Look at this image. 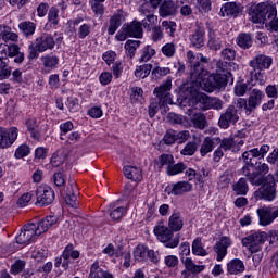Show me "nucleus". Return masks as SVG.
Segmentation results:
<instances>
[{
    "label": "nucleus",
    "mask_w": 278,
    "mask_h": 278,
    "mask_svg": "<svg viewBox=\"0 0 278 278\" xmlns=\"http://www.w3.org/2000/svg\"><path fill=\"white\" fill-rule=\"evenodd\" d=\"M190 80L184 83L179 87V98L177 101L179 105L188 103L189 105H222L218 98H210L205 93L199 92H214V90H223L227 86V77L220 74H207V70L201 63H194L189 72Z\"/></svg>",
    "instance_id": "1"
},
{
    "label": "nucleus",
    "mask_w": 278,
    "mask_h": 278,
    "mask_svg": "<svg viewBox=\"0 0 278 278\" xmlns=\"http://www.w3.org/2000/svg\"><path fill=\"white\" fill-rule=\"evenodd\" d=\"M252 184L256 186L263 185L257 191L254 192V198L256 201H275L277 197L275 189V176L268 175L263 181H257L252 179Z\"/></svg>",
    "instance_id": "2"
},
{
    "label": "nucleus",
    "mask_w": 278,
    "mask_h": 278,
    "mask_svg": "<svg viewBox=\"0 0 278 278\" xmlns=\"http://www.w3.org/2000/svg\"><path fill=\"white\" fill-rule=\"evenodd\" d=\"M250 21L252 23L264 24L267 18H273V16H277V7L275 5H266V3L262 2L251 8L249 11Z\"/></svg>",
    "instance_id": "3"
},
{
    "label": "nucleus",
    "mask_w": 278,
    "mask_h": 278,
    "mask_svg": "<svg viewBox=\"0 0 278 278\" xmlns=\"http://www.w3.org/2000/svg\"><path fill=\"white\" fill-rule=\"evenodd\" d=\"M153 232L154 236H156V240L166 244L168 249H175L179 245V237H175L173 239L174 233L172 229L164 224V222H159L154 226Z\"/></svg>",
    "instance_id": "4"
},
{
    "label": "nucleus",
    "mask_w": 278,
    "mask_h": 278,
    "mask_svg": "<svg viewBox=\"0 0 278 278\" xmlns=\"http://www.w3.org/2000/svg\"><path fill=\"white\" fill-rule=\"evenodd\" d=\"M268 240V233L266 232H253L244 237L241 241L242 247H244L249 253H260L264 247V242Z\"/></svg>",
    "instance_id": "5"
},
{
    "label": "nucleus",
    "mask_w": 278,
    "mask_h": 278,
    "mask_svg": "<svg viewBox=\"0 0 278 278\" xmlns=\"http://www.w3.org/2000/svg\"><path fill=\"white\" fill-rule=\"evenodd\" d=\"M170 88H173V81L170 79L154 88L153 94L159 99V105H177V102L170 98Z\"/></svg>",
    "instance_id": "6"
},
{
    "label": "nucleus",
    "mask_w": 278,
    "mask_h": 278,
    "mask_svg": "<svg viewBox=\"0 0 278 278\" xmlns=\"http://www.w3.org/2000/svg\"><path fill=\"white\" fill-rule=\"evenodd\" d=\"M128 36L129 38H140L142 36V23L134 21L128 25H124L122 31L117 33L116 39L119 40V42H123L124 40H127Z\"/></svg>",
    "instance_id": "7"
},
{
    "label": "nucleus",
    "mask_w": 278,
    "mask_h": 278,
    "mask_svg": "<svg viewBox=\"0 0 278 278\" xmlns=\"http://www.w3.org/2000/svg\"><path fill=\"white\" fill-rule=\"evenodd\" d=\"M36 203L35 205H39V207H45L47 205H51L53 201H55V192L53 189L47 185H41L36 190Z\"/></svg>",
    "instance_id": "8"
},
{
    "label": "nucleus",
    "mask_w": 278,
    "mask_h": 278,
    "mask_svg": "<svg viewBox=\"0 0 278 278\" xmlns=\"http://www.w3.org/2000/svg\"><path fill=\"white\" fill-rule=\"evenodd\" d=\"M139 12H140V14L146 16V18H143L141 21V26L147 31H151V29H153V27H154L153 25H155V23H157V16H155V11L153 9H151V4H149V2H144L139 8Z\"/></svg>",
    "instance_id": "9"
},
{
    "label": "nucleus",
    "mask_w": 278,
    "mask_h": 278,
    "mask_svg": "<svg viewBox=\"0 0 278 278\" xmlns=\"http://www.w3.org/2000/svg\"><path fill=\"white\" fill-rule=\"evenodd\" d=\"M36 238H38V235L36 233V224H28L23 227L15 240L21 247H27V244H31Z\"/></svg>",
    "instance_id": "10"
},
{
    "label": "nucleus",
    "mask_w": 278,
    "mask_h": 278,
    "mask_svg": "<svg viewBox=\"0 0 278 278\" xmlns=\"http://www.w3.org/2000/svg\"><path fill=\"white\" fill-rule=\"evenodd\" d=\"M18 138V129L16 127H0V149H10Z\"/></svg>",
    "instance_id": "11"
},
{
    "label": "nucleus",
    "mask_w": 278,
    "mask_h": 278,
    "mask_svg": "<svg viewBox=\"0 0 278 278\" xmlns=\"http://www.w3.org/2000/svg\"><path fill=\"white\" fill-rule=\"evenodd\" d=\"M165 192H167V194H172L173 197H184V194L192 192V184L186 180L174 182L165 188Z\"/></svg>",
    "instance_id": "12"
},
{
    "label": "nucleus",
    "mask_w": 278,
    "mask_h": 278,
    "mask_svg": "<svg viewBox=\"0 0 278 278\" xmlns=\"http://www.w3.org/2000/svg\"><path fill=\"white\" fill-rule=\"evenodd\" d=\"M239 118L238 109H236V106H229L227 111L220 115L218 125L222 129H229V125H231V123H238Z\"/></svg>",
    "instance_id": "13"
},
{
    "label": "nucleus",
    "mask_w": 278,
    "mask_h": 278,
    "mask_svg": "<svg viewBox=\"0 0 278 278\" xmlns=\"http://www.w3.org/2000/svg\"><path fill=\"white\" fill-rule=\"evenodd\" d=\"M186 114L189 116L191 123H193V127H195V129H205L207 126V118L203 113L198 112L194 106L186 109Z\"/></svg>",
    "instance_id": "14"
},
{
    "label": "nucleus",
    "mask_w": 278,
    "mask_h": 278,
    "mask_svg": "<svg viewBox=\"0 0 278 278\" xmlns=\"http://www.w3.org/2000/svg\"><path fill=\"white\" fill-rule=\"evenodd\" d=\"M257 215L260 218V225L262 227H268L278 218V210L273 211L270 207H261L257 210Z\"/></svg>",
    "instance_id": "15"
},
{
    "label": "nucleus",
    "mask_w": 278,
    "mask_h": 278,
    "mask_svg": "<svg viewBox=\"0 0 278 278\" xmlns=\"http://www.w3.org/2000/svg\"><path fill=\"white\" fill-rule=\"evenodd\" d=\"M35 42L37 43V49L40 53L51 51L55 47V39L51 36V34L47 33H42L39 37H37Z\"/></svg>",
    "instance_id": "16"
},
{
    "label": "nucleus",
    "mask_w": 278,
    "mask_h": 278,
    "mask_svg": "<svg viewBox=\"0 0 278 278\" xmlns=\"http://www.w3.org/2000/svg\"><path fill=\"white\" fill-rule=\"evenodd\" d=\"M189 40L191 47H194V49H202V47H205V28L198 25L189 36Z\"/></svg>",
    "instance_id": "17"
},
{
    "label": "nucleus",
    "mask_w": 278,
    "mask_h": 278,
    "mask_svg": "<svg viewBox=\"0 0 278 278\" xmlns=\"http://www.w3.org/2000/svg\"><path fill=\"white\" fill-rule=\"evenodd\" d=\"M186 270H182L181 275L184 278H188V273L192 275H199V273H203L205 270V265H197L191 257H181L180 258Z\"/></svg>",
    "instance_id": "18"
},
{
    "label": "nucleus",
    "mask_w": 278,
    "mask_h": 278,
    "mask_svg": "<svg viewBox=\"0 0 278 278\" xmlns=\"http://www.w3.org/2000/svg\"><path fill=\"white\" fill-rule=\"evenodd\" d=\"M58 224V216L50 215L41 219L38 224H35V231L38 236H42L46 231H49L53 225Z\"/></svg>",
    "instance_id": "19"
},
{
    "label": "nucleus",
    "mask_w": 278,
    "mask_h": 278,
    "mask_svg": "<svg viewBox=\"0 0 278 278\" xmlns=\"http://www.w3.org/2000/svg\"><path fill=\"white\" fill-rule=\"evenodd\" d=\"M271 65L273 58L264 54H258L252 61H250V66L254 68V71H264L266 68H270Z\"/></svg>",
    "instance_id": "20"
},
{
    "label": "nucleus",
    "mask_w": 278,
    "mask_h": 278,
    "mask_svg": "<svg viewBox=\"0 0 278 278\" xmlns=\"http://www.w3.org/2000/svg\"><path fill=\"white\" fill-rule=\"evenodd\" d=\"M207 47L211 49V51H220L223 48V34L215 29L208 28Z\"/></svg>",
    "instance_id": "21"
},
{
    "label": "nucleus",
    "mask_w": 278,
    "mask_h": 278,
    "mask_svg": "<svg viewBox=\"0 0 278 278\" xmlns=\"http://www.w3.org/2000/svg\"><path fill=\"white\" fill-rule=\"evenodd\" d=\"M231 238L222 237V239L215 244V253H217V262H223L227 255V249L231 247Z\"/></svg>",
    "instance_id": "22"
},
{
    "label": "nucleus",
    "mask_w": 278,
    "mask_h": 278,
    "mask_svg": "<svg viewBox=\"0 0 278 278\" xmlns=\"http://www.w3.org/2000/svg\"><path fill=\"white\" fill-rule=\"evenodd\" d=\"M220 138L218 137H206L200 148V153L202 155V157H205V155H207V153H212L214 151V149H216V147H218V144H220Z\"/></svg>",
    "instance_id": "23"
},
{
    "label": "nucleus",
    "mask_w": 278,
    "mask_h": 278,
    "mask_svg": "<svg viewBox=\"0 0 278 278\" xmlns=\"http://www.w3.org/2000/svg\"><path fill=\"white\" fill-rule=\"evenodd\" d=\"M219 144L220 146L213 153L214 162H220L225 155V151L231 150L233 144H236V141H233V139H224Z\"/></svg>",
    "instance_id": "24"
},
{
    "label": "nucleus",
    "mask_w": 278,
    "mask_h": 278,
    "mask_svg": "<svg viewBox=\"0 0 278 278\" xmlns=\"http://www.w3.org/2000/svg\"><path fill=\"white\" fill-rule=\"evenodd\" d=\"M125 23V13L121 10H117L114 15L110 18V26H109V35L114 36L116 34V30L121 25Z\"/></svg>",
    "instance_id": "25"
},
{
    "label": "nucleus",
    "mask_w": 278,
    "mask_h": 278,
    "mask_svg": "<svg viewBox=\"0 0 278 278\" xmlns=\"http://www.w3.org/2000/svg\"><path fill=\"white\" fill-rule=\"evenodd\" d=\"M68 186L72 188V191H68L65 197V203L71 207H77V195L79 194V188L75 180H70Z\"/></svg>",
    "instance_id": "26"
},
{
    "label": "nucleus",
    "mask_w": 278,
    "mask_h": 278,
    "mask_svg": "<svg viewBox=\"0 0 278 278\" xmlns=\"http://www.w3.org/2000/svg\"><path fill=\"white\" fill-rule=\"evenodd\" d=\"M159 14L162 18H166V16H175L177 14V8L175 7V2L172 0H165L159 7Z\"/></svg>",
    "instance_id": "27"
},
{
    "label": "nucleus",
    "mask_w": 278,
    "mask_h": 278,
    "mask_svg": "<svg viewBox=\"0 0 278 278\" xmlns=\"http://www.w3.org/2000/svg\"><path fill=\"white\" fill-rule=\"evenodd\" d=\"M89 278H114V275L103 269L99 262L96 261L90 267Z\"/></svg>",
    "instance_id": "28"
},
{
    "label": "nucleus",
    "mask_w": 278,
    "mask_h": 278,
    "mask_svg": "<svg viewBox=\"0 0 278 278\" xmlns=\"http://www.w3.org/2000/svg\"><path fill=\"white\" fill-rule=\"evenodd\" d=\"M63 257V268L66 270L68 268V264H71V260H78L79 251L74 250L73 245H67L62 254Z\"/></svg>",
    "instance_id": "29"
},
{
    "label": "nucleus",
    "mask_w": 278,
    "mask_h": 278,
    "mask_svg": "<svg viewBox=\"0 0 278 278\" xmlns=\"http://www.w3.org/2000/svg\"><path fill=\"white\" fill-rule=\"evenodd\" d=\"M244 262L240 258H233L227 264V273L229 275H240V273H244Z\"/></svg>",
    "instance_id": "30"
},
{
    "label": "nucleus",
    "mask_w": 278,
    "mask_h": 278,
    "mask_svg": "<svg viewBox=\"0 0 278 278\" xmlns=\"http://www.w3.org/2000/svg\"><path fill=\"white\" fill-rule=\"evenodd\" d=\"M124 175L131 181H142V169L135 166H124Z\"/></svg>",
    "instance_id": "31"
},
{
    "label": "nucleus",
    "mask_w": 278,
    "mask_h": 278,
    "mask_svg": "<svg viewBox=\"0 0 278 278\" xmlns=\"http://www.w3.org/2000/svg\"><path fill=\"white\" fill-rule=\"evenodd\" d=\"M222 16H238L240 14V5L236 2L225 3L220 9Z\"/></svg>",
    "instance_id": "32"
},
{
    "label": "nucleus",
    "mask_w": 278,
    "mask_h": 278,
    "mask_svg": "<svg viewBox=\"0 0 278 278\" xmlns=\"http://www.w3.org/2000/svg\"><path fill=\"white\" fill-rule=\"evenodd\" d=\"M168 227L172 231H181L184 229V219L178 213L170 215L168 220Z\"/></svg>",
    "instance_id": "33"
},
{
    "label": "nucleus",
    "mask_w": 278,
    "mask_h": 278,
    "mask_svg": "<svg viewBox=\"0 0 278 278\" xmlns=\"http://www.w3.org/2000/svg\"><path fill=\"white\" fill-rule=\"evenodd\" d=\"M237 45L241 49H251L253 47V36L249 33H241L237 37Z\"/></svg>",
    "instance_id": "34"
},
{
    "label": "nucleus",
    "mask_w": 278,
    "mask_h": 278,
    "mask_svg": "<svg viewBox=\"0 0 278 278\" xmlns=\"http://www.w3.org/2000/svg\"><path fill=\"white\" fill-rule=\"evenodd\" d=\"M20 31H22L23 36L29 38V36H34L36 34V23L25 21L20 23L18 25Z\"/></svg>",
    "instance_id": "35"
},
{
    "label": "nucleus",
    "mask_w": 278,
    "mask_h": 278,
    "mask_svg": "<svg viewBox=\"0 0 278 278\" xmlns=\"http://www.w3.org/2000/svg\"><path fill=\"white\" fill-rule=\"evenodd\" d=\"M134 257L137 262H147L149 260V248L143 244H139L134 250Z\"/></svg>",
    "instance_id": "36"
},
{
    "label": "nucleus",
    "mask_w": 278,
    "mask_h": 278,
    "mask_svg": "<svg viewBox=\"0 0 278 278\" xmlns=\"http://www.w3.org/2000/svg\"><path fill=\"white\" fill-rule=\"evenodd\" d=\"M151 71H153V65L151 63L139 65L135 71V77L138 79H147V76L151 75Z\"/></svg>",
    "instance_id": "37"
},
{
    "label": "nucleus",
    "mask_w": 278,
    "mask_h": 278,
    "mask_svg": "<svg viewBox=\"0 0 278 278\" xmlns=\"http://www.w3.org/2000/svg\"><path fill=\"white\" fill-rule=\"evenodd\" d=\"M215 75H225L226 86H227V83L229 81V77H231V72H229V63H227V61H218L216 63Z\"/></svg>",
    "instance_id": "38"
},
{
    "label": "nucleus",
    "mask_w": 278,
    "mask_h": 278,
    "mask_svg": "<svg viewBox=\"0 0 278 278\" xmlns=\"http://www.w3.org/2000/svg\"><path fill=\"white\" fill-rule=\"evenodd\" d=\"M265 94L260 89H253L250 93L248 103L249 105H260L262 104V100L265 99Z\"/></svg>",
    "instance_id": "39"
},
{
    "label": "nucleus",
    "mask_w": 278,
    "mask_h": 278,
    "mask_svg": "<svg viewBox=\"0 0 278 278\" xmlns=\"http://www.w3.org/2000/svg\"><path fill=\"white\" fill-rule=\"evenodd\" d=\"M233 192L239 195H247L249 192V184H247V179L240 178L238 182L232 186Z\"/></svg>",
    "instance_id": "40"
},
{
    "label": "nucleus",
    "mask_w": 278,
    "mask_h": 278,
    "mask_svg": "<svg viewBox=\"0 0 278 278\" xmlns=\"http://www.w3.org/2000/svg\"><path fill=\"white\" fill-rule=\"evenodd\" d=\"M41 62L45 68L53 70V68H56L58 64H60V59L55 55L48 54V55L41 56Z\"/></svg>",
    "instance_id": "41"
},
{
    "label": "nucleus",
    "mask_w": 278,
    "mask_h": 278,
    "mask_svg": "<svg viewBox=\"0 0 278 278\" xmlns=\"http://www.w3.org/2000/svg\"><path fill=\"white\" fill-rule=\"evenodd\" d=\"M110 208L112 210L110 212L111 220H121L127 214V208L123 206L114 208V204H110Z\"/></svg>",
    "instance_id": "42"
},
{
    "label": "nucleus",
    "mask_w": 278,
    "mask_h": 278,
    "mask_svg": "<svg viewBox=\"0 0 278 278\" xmlns=\"http://www.w3.org/2000/svg\"><path fill=\"white\" fill-rule=\"evenodd\" d=\"M184 170H186V164L184 163H177V164H172L169 167H167V175H169V177H175V175H181V173H184Z\"/></svg>",
    "instance_id": "43"
},
{
    "label": "nucleus",
    "mask_w": 278,
    "mask_h": 278,
    "mask_svg": "<svg viewBox=\"0 0 278 278\" xmlns=\"http://www.w3.org/2000/svg\"><path fill=\"white\" fill-rule=\"evenodd\" d=\"M192 253L193 255H200L202 257H205V255H207V251L203 249V243L201 242V238H197L192 242Z\"/></svg>",
    "instance_id": "44"
},
{
    "label": "nucleus",
    "mask_w": 278,
    "mask_h": 278,
    "mask_svg": "<svg viewBox=\"0 0 278 278\" xmlns=\"http://www.w3.org/2000/svg\"><path fill=\"white\" fill-rule=\"evenodd\" d=\"M140 47V41L138 40H128L125 43V50L127 55L132 59L136 55V50Z\"/></svg>",
    "instance_id": "45"
},
{
    "label": "nucleus",
    "mask_w": 278,
    "mask_h": 278,
    "mask_svg": "<svg viewBox=\"0 0 278 278\" xmlns=\"http://www.w3.org/2000/svg\"><path fill=\"white\" fill-rule=\"evenodd\" d=\"M29 153H31V149L29 146L23 143L15 150L14 157L15 160H23V157H27Z\"/></svg>",
    "instance_id": "46"
},
{
    "label": "nucleus",
    "mask_w": 278,
    "mask_h": 278,
    "mask_svg": "<svg viewBox=\"0 0 278 278\" xmlns=\"http://www.w3.org/2000/svg\"><path fill=\"white\" fill-rule=\"evenodd\" d=\"M8 49L9 58H14L21 52V48L16 45L7 46L5 43L0 45V53H5Z\"/></svg>",
    "instance_id": "47"
},
{
    "label": "nucleus",
    "mask_w": 278,
    "mask_h": 278,
    "mask_svg": "<svg viewBox=\"0 0 278 278\" xmlns=\"http://www.w3.org/2000/svg\"><path fill=\"white\" fill-rule=\"evenodd\" d=\"M172 164H175V157H173V155L162 154L161 156H159L160 168H164V166H166V170H167Z\"/></svg>",
    "instance_id": "48"
},
{
    "label": "nucleus",
    "mask_w": 278,
    "mask_h": 278,
    "mask_svg": "<svg viewBox=\"0 0 278 278\" xmlns=\"http://www.w3.org/2000/svg\"><path fill=\"white\" fill-rule=\"evenodd\" d=\"M60 11L52 7L50 8L49 12H48V21L51 25H53L54 27L58 26L60 24Z\"/></svg>",
    "instance_id": "49"
},
{
    "label": "nucleus",
    "mask_w": 278,
    "mask_h": 278,
    "mask_svg": "<svg viewBox=\"0 0 278 278\" xmlns=\"http://www.w3.org/2000/svg\"><path fill=\"white\" fill-rule=\"evenodd\" d=\"M155 55V49H153L151 46H146L142 49L141 58L139 59V62L142 64V62H149L151 58Z\"/></svg>",
    "instance_id": "50"
},
{
    "label": "nucleus",
    "mask_w": 278,
    "mask_h": 278,
    "mask_svg": "<svg viewBox=\"0 0 278 278\" xmlns=\"http://www.w3.org/2000/svg\"><path fill=\"white\" fill-rule=\"evenodd\" d=\"M170 68L157 66L152 71L153 79H160V77H165V75H169Z\"/></svg>",
    "instance_id": "51"
},
{
    "label": "nucleus",
    "mask_w": 278,
    "mask_h": 278,
    "mask_svg": "<svg viewBox=\"0 0 278 278\" xmlns=\"http://www.w3.org/2000/svg\"><path fill=\"white\" fill-rule=\"evenodd\" d=\"M74 125L73 122L67 121L65 123L60 124V139L64 140V136H66V134H68V131H73Z\"/></svg>",
    "instance_id": "52"
},
{
    "label": "nucleus",
    "mask_w": 278,
    "mask_h": 278,
    "mask_svg": "<svg viewBox=\"0 0 278 278\" xmlns=\"http://www.w3.org/2000/svg\"><path fill=\"white\" fill-rule=\"evenodd\" d=\"M175 51H177V48L173 42H168L162 48V53L166 58H173L175 55Z\"/></svg>",
    "instance_id": "53"
},
{
    "label": "nucleus",
    "mask_w": 278,
    "mask_h": 278,
    "mask_svg": "<svg viewBox=\"0 0 278 278\" xmlns=\"http://www.w3.org/2000/svg\"><path fill=\"white\" fill-rule=\"evenodd\" d=\"M220 55L226 62H232V60H236V50L231 48H225L222 50Z\"/></svg>",
    "instance_id": "54"
},
{
    "label": "nucleus",
    "mask_w": 278,
    "mask_h": 278,
    "mask_svg": "<svg viewBox=\"0 0 278 278\" xmlns=\"http://www.w3.org/2000/svg\"><path fill=\"white\" fill-rule=\"evenodd\" d=\"M152 41L153 42H160L164 38V33L162 31V27L160 26H153L152 28Z\"/></svg>",
    "instance_id": "55"
},
{
    "label": "nucleus",
    "mask_w": 278,
    "mask_h": 278,
    "mask_svg": "<svg viewBox=\"0 0 278 278\" xmlns=\"http://www.w3.org/2000/svg\"><path fill=\"white\" fill-rule=\"evenodd\" d=\"M162 27L165 28V30L172 38L173 36H175V31H177V24L175 22L163 21Z\"/></svg>",
    "instance_id": "56"
},
{
    "label": "nucleus",
    "mask_w": 278,
    "mask_h": 278,
    "mask_svg": "<svg viewBox=\"0 0 278 278\" xmlns=\"http://www.w3.org/2000/svg\"><path fill=\"white\" fill-rule=\"evenodd\" d=\"M91 10L94 12L97 16H103V12H105V8L103 7V2L91 1Z\"/></svg>",
    "instance_id": "57"
},
{
    "label": "nucleus",
    "mask_w": 278,
    "mask_h": 278,
    "mask_svg": "<svg viewBox=\"0 0 278 278\" xmlns=\"http://www.w3.org/2000/svg\"><path fill=\"white\" fill-rule=\"evenodd\" d=\"M242 157H243V161H244L245 164H253L252 163L253 157H257V148L245 151L242 154Z\"/></svg>",
    "instance_id": "58"
},
{
    "label": "nucleus",
    "mask_w": 278,
    "mask_h": 278,
    "mask_svg": "<svg viewBox=\"0 0 278 278\" xmlns=\"http://www.w3.org/2000/svg\"><path fill=\"white\" fill-rule=\"evenodd\" d=\"M92 29V26L90 24H83L78 28V37L84 40L87 36H90V31Z\"/></svg>",
    "instance_id": "59"
},
{
    "label": "nucleus",
    "mask_w": 278,
    "mask_h": 278,
    "mask_svg": "<svg viewBox=\"0 0 278 278\" xmlns=\"http://www.w3.org/2000/svg\"><path fill=\"white\" fill-rule=\"evenodd\" d=\"M180 153L181 155H192L193 153H197V143L188 142Z\"/></svg>",
    "instance_id": "60"
},
{
    "label": "nucleus",
    "mask_w": 278,
    "mask_h": 278,
    "mask_svg": "<svg viewBox=\"0 0 278 278\" xmlns=\"http://www.w3.org/2000/svg\"><path fill=\"white\" fill-rule=\"evenodd\" d=\"M40 53V50H38V43H31L28 47V60H36Z\"/></svg>",
    "instance_id": "61"
},
{
    "label": "nucleus",
    "mask_w": 278,
    "mask_h": 278,
    "mask_svg": "<svg viewBox=\"0 0 278 278\" xmlns=\"http://www.w3.org/2000/svg\"><path fill=\"white\" fill-rule=\"evenodd\" d=\"M252 81L255 79L256 84L258 86H264L266 84V76L262 72H251Z\"/></svg>",
    "instance_id": "62"
},
{
    "label": "nucleus",
    "mask_w": 278,
    "mask_h": 278,
    "mask_svg": "<svg viewBox=\"0 0 278 278\" xmlns=\"http://www.w3.org/2000/svg\"><path fill=\"white\" fill-rule=\"evenodd\" d=\"M48 153H49V150L47 148L39 147L35 149V160H46Z\"/></svg>",
    "instance_id": "63"
},
{
    "label": "nucleus",
    "mask_w": 278,
    "mask_h": 278,
    "mask_svg": "<svg viewBox=\"0 0 278 278\" xmlns=\"http://www.w3.org/2000/svg\"><path fill=\"white\" fill-rule=\"evenodd\" d=\"M269 22L266 23V28L268 31H278V17L273 16L271 18H267Z\"/></svg>",
    "instance_id": "64"
}]
</instances>
